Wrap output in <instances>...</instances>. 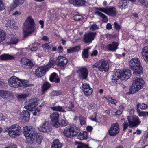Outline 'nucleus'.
Instances as JSON below:
<instances>
[{"label":"nucleus","instance_id":"1","mask_svg":"<svg viewBox=\"0 0 148 148\" xmlns=\"http://www.w3.org/2000/svg\"><path fill=\"white\" fill-rule=\"evenodd\" d=\"M23 134L27 142L32 144L36 140L38 144H40L42 140V136L39 135L36 129L33 127L25 126L23 128Z\"/></svg>","mask_w":148,"mask_h":148},{"label":"nucleus","instance_id":"2","mask_svg":"<svg viewBox=\"0 0 148 148\" xmlns=\"http://www.w3.org/2000/svg\"><path fill=\"white\" fill-rule=\"evenodd\" d=\"M131 75V71L130 69H126L123 72L120 70L116 71L112 75L110 84L112 86H115L117 84V80L119 79L126 81L130 78Z\"/></svg>","mask_w":148,"mask_h":148},{"label":"nucleus","instance_id":"3","mask_svg":"<svg viewBox=\"0 0 148 148\" xmlns=\"http://www.w3.org/2000/svg\"><path fill=\"white\" fill-rule=\"evenodd\" d=\"M24 24L23 38H26L35 31L34 21L31 16H29L27 18Z\"/></svg>","mask_w":148,"mask_h":148},{"label":"nucleus","instance_id":"4","mask_svg":"<svg viewBox=\"0 0 148 148\" xmlns=\"http://www.w3.org/2000/svg\"><path fill=\"white\" fill-rule=\"evenodd\" d=\"M129 66L133 71V74L138 76L143 73V68L139 59L137 57L132 58L129 62Z\"/></svg>","mask_w":148,"mask_h":148},{"label":"nucleus","instance_id":"5","mask_svg":"<svg viewBox=\"0 0 148 148\" xmlns=\"http://www.w3.org/2000/svg\"><path fill=\"white\" fill-rule=\"evenodd\" d=\"M80 130L79 127L71 124L64 129L63 133L66 137L71 138L76 136L80 132Z\"/></svg>","mask_w":148,"mask_h":148},{"label":"nucleus","instance_id":"6","mask_svg":"<svg viewBox=\"0 0 148 148\" xmlns=\"http://www.w3.org/2000/svg\"><path fill=\"white\" fill-rule=\"evenodd\" d=\"M144 81L142 79L136 78L134 81L130 89V92L126 93L127 95L134 93L143 88Z\"/></svg>","mask_w":148,"mask_h":148},{"label":"nucleus","instance_id":"7","mask_svg":"<svg viewBox=\"0 0 148 148\" xmlns=\"http://www.w3.org/2000/svg\"><path fill=\"white\" fill-rule=\"evenodd\" d=\"M5 130L9 136L12 138H16L19 136L21 132V127L17 124H13L10 127H7Z\"/></svg>","mask_w":148,"mask_h":148},{"label":"nucleus","instance_id":"8","mask_svg":"<svg viewBox=\"0 0 148 148\" xmlns=\"http://www.w3.org/2000/svg\"><path fill=\"white\" fill-rule=\"evenodd\" d=\"M92 67L98 68L99 70L101 72H107L109 69V65L107 60L102 59L94 63Z\"/></svg>","mask_w":148,"mask_h":148},{"label":"nucleus","instance_id":"9","mask_svg":"<svg viewBox=\"0 0 148 148\" xmlns=\"http://www.w3.org/2000/svg\"><path fill=\"white\" fill-rule=\"evenodd\" d=\"M76 73L78 77L81 80L86 79L88 78L89 72L88 69L86 67H80L77 71Z\"/></svg>","mask_w":148,"mask_h":148},{"label":"nucleus","instance_id":"10","mask_svg":"<svg viewBox=\"0 0 148 148\" xmlns=\"http://www.w3.org/2000/svg\"><path fill=\"white\" fill-rule=\"evenodd\" d=\"M127 119L130 128L137 127L141 123L140 119L137 116H128Z\"/></svg>","mask_w":148,"mask_h":148},{"label":"nucleus","instance_id":"11","mask_svg":"<svg viewBox=\"0 0 148 148\" xmlns=\"http://www.w3.org/2000/svg\"><path fill=\"white\" fill-rule=\"evenodd\" d=\"M59 114L56 112H54L50 115L51 119L50 123L53 127L56 128L59 127L60 124L59 122Z\"/></svg>","mask_w":148,"mask_h":148},{"label":"nucleus","instance_id":"12","mask_svg":"<svg viewBox=\"0 0 148 148\" xmlns=\"http://www.w3.org/2000/svg\"><path fill=\"white\" fill-rule=\"evenodd\" d=\"M37 100L35 99H31L27 102L24 106V107L26 109L30 111H33L36 108V106L38 105Z\"/></svg>","mask_w":148,"mask_h":148},{"label":"nucleus","instance_id":"13","mask_svg":"<svg viewBox=\"0 0 148 148\" xmlns=\"http://www.w3.org/2000/svg\"><path fill=\"white\" fill-rule=\"evenodd\" d=\"M119 131L118 124L117 123H114L112 124L110 129L108 130V134L110 136H114L119 132Z\"/></svg>","mask_w":148,"mask_h":148},{"label":"nucleus","instance_id":"14","mask_svg":"<svg viewBox=\"0 0 148 148\" xmlns=\"http://www.w3.org/2000/svg\"><path fill=\"white\" fill-rule=\"evenodd\" d=\"M21 64L23 67L26 69H31L34 66L32 61L25 58L21 59Z\"/></svg>","mask_w":148,"mask_h":148},{"label":"nucleus","instance_id":"15","mask_svg":"<svg viewBox=\"0 0 148 148\" xmlns=\"http://www.w3.org/2000/svg\"><path fill=\"white\" fill-rule=\"evenodd\" d=\"M20 79L15 76L11 77L8 80L9 85L14 88L20 87Z\"/></svg>","mask_w":148,"mask_h":148},{"label":"nucleus","instance_id":"16","mask_svg":"<svg viewBox=\"0 0 148 148\" xmlns=\"http://www.w3.org/2000/svg\"><path fill=\"white\" fill-rule=\"evenodd\" d=\"M96 35V33H93L91 32L87 33H86L84 36L83 39L84 42L86 43H91Z\"/></svg>","mask_w":148,"mask_h":148},{"label":"nucleus","instance_id":"17","mask_svg":"<svg viewBox=\"0 0 148 148\" xmlns=\"http://www.w3.org/2000/svg\"><path fill=\"white\" fill-rule=\"evenodd\" d=\"M56 64L60 66H64L67 63L68 60L63 56H59L55 59Z\"/></svg>","mask_w":148,"mask_h":148},{"label":"nucleus","instance_id":"18","mask_svg":"<svg viewBox=\"0 0 148 148\" xmlns=\"http://www.w3.org/2000/svg\"><path fill=\"white\" fill-rule=\"evenodd\" d=\"M47 71L44 66L40 67L38 68L36 70L35 74L38 77H41L44 76Z\"/></svg>","mask_w":148,"mask_h":148},{"label":"nucleus","instance_id":"19","mask_svg":"<svg viewBox=\"0 0 148 148\" xmlns=\"http://www.w3.org/2000/svg\"><path fill=\"white\" fill-rule=\"evenodd\" d=\"M22 119L25 122H28L30 119V113L27 110H23L21 114Z\"/></svg>","mask_w":148,"mask_h":148},{"label":"nucleus","instance_id":"20","mask_svg":"<svg viewBox=\"0 0 148 148\" xmlns=\"http://www.w3.org/2000/svg\"><path fill=\"white\" fill-rule=\"evenodd\" d=\"M71 4L76 7H80L85 5L86 1L85 0H69Z\"/></svg>","mask_w":148,"mask_h":148},{"label":"nucleus","instance_id":"21","mask_svg":"<svg viewBox=\"0 0 148 148\" xmlns=\"http://www.w3.org/2000/svg\"><path fill=\"white\" fill-rule=\"evenodd\" d=\"M51 130L50 125L49 123L47 122H45L42 126L40 128V131L45 133H48Z\"/></svg>","mask_w":148,"mask_h":148},{"label":"nucleus","instance_id":"22","mask_svg":"<svg viewBox=\"0 0 148 148\" xmlns=\"http://www.w3.org/2000/svg\"><path fill=\"white\" fill-rule=\"evenodd\" d=\"M129 4L128 1L123 0L119 1L118 4V6L119 8L121 10L125 9L128 7Z\"/></svg>","mask_w":148,"mask_h":148},{"label":"nucleus","instance_id":"23","mask_svg":"<svg viewBox=\"0 0 148 148\" xmlns=\"http://www.w3.org/2000/svg\"><path fill=\"white\" fill-rule=\"evenodd\" d=\"M49 80L51 82L58 83L60 82V80L57 73L55 72H53L50 77Z\"/></svg>","mask_w":148,"mask_h":148},{"label":"nucleus","instance_id":"24","mask_svg":"<svg viewBox=\"0 0 148 148\" xmlns=\"http://www.w3.org/2000/svg\"><path fill=\"white\" fill-rule=\"evenodd\" d=\"M119 45L118 43L116 42H113L112 44H109L107 46V47L109 50L112 51H115L118 49Z\"/></svg>","mask_w":148,"mask_h":148},{"label":"nucleus","instance_id":"25","mask_svg":"<svg viewBox=\"0 0 148 148\" xmlns=\"http://www.w3.org/2000/svg\"><path fill=\"white\" fill-rule=\"evenodd\" d=\"M15 58V57L9 54L4 53L0 56V60L2 61L11 60Z\"/></svg>","mask_w":148,"mask_h":148},{"label":"nucleus","instance_id":"26","mask_svg":"<svg viewBox=\"0 0 148 148\" xmlns=\"http://www.w3.org/2000/svg\"><path fill=\"white\" fill-rule=\"evenodd\" d=\"M116 13L115 8L113 7H110L107 8L106 14L108 15L112 16H114L116 14Z\"/></svg>","mask_w":148,"mask_h":148},{"label":"nucleus","instance_id":"27","mask_svg":"<svg viewBox=\"0 0 148 148\" xmlns=\"http://www.w3.org/2000/svg\"><path fill=\"white\" fill-rule=\"evenodd\" d=\"M10 96V92L3 90H0V96L4 99H7Z\"/></svg>","mask_w":148,"mask_h":148},{"label":"nucleus","instance_id":"28","mask_svg":"<svg viewBox=\"0 0 148 148\" xmlns=\"http://www.w3.org/2000/svg\"><path fill=\"white\" fill-rule=\"evenodd\" d=\"M87 132L85 131L81 132L77 136V138L81 140L86 139L87 138Z\"/></svg>","mask_w":148,"mask_h":148},{"label":"nucleus","instance_id":"29","mask_svg":"<svg viewBox=\"0 0 148 148\" xmlns=\"http://www.w3.org/2000/svg\"><path fill=\"white\" fill-rule=\"evenodd\" d=\"M25 0H15L14 1V3L10 6L11 9L13 10L16 8L17 6L23 4Z\"/></svg>","mask_w":148,"mask_h":148},{"label":"nucleus","instance_id":"30","mask_svg":"<svg viewBox=\"0 0 148 148\" xmlns=\"http://www.w3.org/2000/svg\"><path fill=\"white\" fill-rule=\"evenodd\" d=\"M20 81L21 82H20V87L25 88L30 86L32 85L30 84H28L29 81L27 80L20 79Z\"/></svg>","mask_w":148,"mask_h":148},{"label":"nucleus","instance_id":"31","mask_svg":"<svg viewBox=\"0 0 148 148\" xmlns=\"http://www.w3.org/2000/svg\"><path fill=\"white\" fill-rule=\"evenodd\" d=\"M54 64H56L55 60H50L47 64L44 66L46 70L48 71L49 70V68L53 66Z\"/></svg>","mask_w":148,"mask_h":148},{"label":"nucleus","instance_id":"32","mask_svg":"<svg viewBox=\"0 0 148 148\" xmlns=\"http://www.w3.org/2000/svg\"><path fill=\"white\" fill-rule=\"evenodd\" d=\"M50 108L54 111H58L63 112H66L65 110L60 106H51L50 107Z\"/></svg>","mask_w":148,"mask_h":148},{"label":"nucleus","instance_id":"33","mask_svg":"<svg viewBox=\"0 0 148 148\" xmlns=\"http://www.w3.org/2000/svg\"><path fill=\"white\" fill-rule=\"evenodd\" d=\"M61 144L60 143L58 140H56L53 142L51 148H61Z\"/></svg>","mask_w":148,"mask_h":148},{"label":"nucleus","instance_id":"34","mask_svg":"<svg viewBox=\"0 0 148 148\" xmlns=\"http://www.w3.org/2000/svg\"><path fill=\"white\" fill-rule=\"evenodd\" d=\"M51 87V84L48 82L44 83L42 85V91L45 92L47 90Z\"/></svg>","mask_w":148,"mask_h":148},{"label":"nucleus","instance_id":"35","mask_svg":"<svg viewBox=\"0 0 148 148\" xmlns=\"http://www.w3.org/2000/svg\"><path fill=\"white\" fill-rule=\"evenodd\" d=\"M18 42V38H16L15 37H11L10 39V41L8 42V43L10 44H15Z\"/></svg>","mask_w":148,"mask_h":148},{"label":"nucleus","instance_id":"36","mask_svg":"<svg viewBox=\"0 0 148 148\" xmlns=\"http://www.w3.org/2000/svg\"><path fill=\"white\" fill-rule=\"evenodd\" d=\"M53 44L51 42H49L42 45V47L44 49H46L48 50H49L53 46Z\"/></svg>","mask_w":148,"mask_h":148},{"label":"nucleus","instance_id":"37","mask_svg":"<svg viewBox=\"0 0 148 148\" xmlns=\"http://www.w3.org/2000/svg\"><path fill=\"white\" fill-rule=\"evenodd\" d=\"M96 13L103 19V21L105 22H107V17L99 11H97Z\"/></svg>","mask_w":148,"mask_h":148},{"label":"nucleus","instance_id":"38","mask_svg":"<svg viewBox=\"0 0 148 148\" xmlns=\"http://www.w3.org/2000/svg\"><path fill=\"white\" fill-rule=\"evenodd\" d=\"M89 48H86L84 49L82 52V55L83 57L86 58H88L89 56Z\"/></svg>","mask_w":148,"mask_h":148},{"label":"nucleus","instance_id":"39","mask_svg":"<svg viewBox=\"0 0 148 148\" xmlns=\"http://www.w3.org/2000/svg\"><path fill=\"white\" fill-rule=\"evenodd\" d=\"M79 121L80 124L82 126L85 124L86 123V118L82 115L79 116Z\"/></svg>","mask_w":148,"mask_h":148},{"label":"nucleus","instance_id":"40","mask_svg":"<svg viewBox=\"0 0 148 148\" xmlns=\"http://www.w3.org/2000/svg\"><path fill=\"white\" fill-rule=\"evenodd\" d=\"M62 93V91L60 90H53L52 91L51 95L52 96H56L61 95Z\"/></svg>","mask_w":148,"mask_h":148},{"label":"nucleus","instance_id":"41","mask_svg":"<svg viewBox=\"0 0 148 148\" xmlns=\"http://www.w3.org/2000/svg\"><path fill=\"white\" fill-rule=\"evenodd\" d=\"M84 95L87 96L90 95L93 92V90L92 88H88L86 90L83 91Z\"/></svg>","mask_w":148,"mask_h":148},{"label":"nucleus","instance_id":"42","mask_svg":"<svg viewBox=\"0 0 148 148\" xmlns=\"http://www.w3.org/2000/svg\"><path fill=\"white\" fill-rule=\"evenodd\" d=\"M105 98L110 102L112 104H114L115 105H116L117 102L116 100L113 98L112 97L107 96L105 97Z\"/></svg>","mask_w":148,"mask_h":148},{"label":"nucleus","instance_id":"43","mask_svg":"<svg viewBox=\"0 0 148 148\" xmlns=\"http://www.w3.org/2000/svg\"><path fill=\"white\" fill-rule=\"evenodd\" d=\"M28 96V95L26 94H21L19 95L17 97L18 100H22L25 99Z\"/></svg>","mask_w":148,"mask_h":148},{"label":"nucleus","instance_id":"44","mask_svg":"<svg viewBox=\"0 0 148 148\" xmlns=\"http://www.w3.org/2000/svg\"><path fill=\"white\" fill-rule=\"evenodd\" d=\"M5 33L2 30H0V42L3 41L5 39Z\"/></svg>","mask_w":148,"mask_h":148},{"label":"nucleus","instance_id":"45","mask_svg":"<svg viewBox=\"0 0 148 148\" xmlns=\"http://www.w3.org/2000/svg\"><path fill=\"white\" fill-rule=\"evenodd\" d=\"M91 88L89 85L88 83H87L86 82L83 83L82 84V90L83 91L84 90H86L88 89V88Z\"/></svg>","mask_w":148,"mask_h":148},{"label":"nucleus","instance_id":"46","mask_svg":"<svg viewBox=\"0 0 148 148\" xmlns=\"http://www.w3.org/2000/svg\"><path fill=\"white\" fill-rule=\"evenodd\" d=\"M138 2L142 5L145 7L148 6V0H138Z\"/></svg>","mask_w":148,"mask_h":148},{"label":"nucleus","instance_id":"47","mask_svg":"<svg viewBox=\"0 0 148 148\" xmlns=\"http://www.w3.org/2000/svg\"><path fill=\"white\" fill-rule=\"evenodd\" d=\"M138 108H140L141 109H144L147 108V106L144 103H139L137 105Z\"/></svg>","mask_w":148,"mask_h":148},{"label":"nucleus","instance_id":"48","mask_svg":"<svg viewBox=\"0 0 148 148\" xmlns=\"http://www.w3.org/2000/svg\"><path fill=\"white\" fill-rule=\"evenodd\" d=\"M97 113H95L92 115L91 116L89 119L95 122L97 121Z\"/></svg>","mask_w":148,"mask_h":148},{"label":"nucleus","instance_id":"49","mask_svg":"<svg viewBox=\"0 0 148 148\" xmlns=\"http://www.w3.org/2000/svg\"><path fill=\"white\" fill-rule=\"evenodd\" d=\"M74 19L75 21H80L82 19V16L78 14L75 15L73 16Z\"/></svg>","mask_w":148,"mask_h":148},{"label":"nucleus","instance_id":"50","mask_svg":"<svg viewBox=\"0 0 148 148\" xmlns=\"http://www.w3.org/2000/svg\"><path fill=\"white\" fill-rule=\"evenodd\" d=\"M60 124L62 127L65 126L67 125L68 121L66 120L62 119L61 120L60 124Z\"/></svg>","mask_w":148,"mask_h":148},{"label":"nucleus","instance_id":"51","mask_svg":"<svg viewBox=\"0 0 148 148\" xmlns=\"http://www.w3.org/2000/svg\"><path fill=\"white\" fill-rule=\"evenodd\" d=\"M69 106H68V109L70 111L72 109L74 108V106L73 104V102L71 101H70L69 102Z\"/></svg>","mask_w":148,"mask_h":148},{"label":"nucleus","instance_id":"52","mask_svg":"<svg viewBox=\"0 0 148 148\" xmlns=\"http://www.w3.org/2000/svg\"><path fill=\"white\" fill-rule=\"evenodd\" d=\"M129 123H127V121L124 122L123 124V131H125L127 128L128 126L129 127Z\"/></svg>","mask_w":148,"mask_h":148},{"label":"nucleus","instance_id":"53","mask_svg":"<svg viewBox=\"0 0 148 148\" xmlns=\"http://www.w3.org/2000/svg\"><path fill=\"white\" fill-rule=\"evenodd\" d=\"M114 28L117 31H119L121 29V26L116 22L114 23Z\"/></svg>","mask_w":148,"mask_h":148},{"label":"nucleus","instance_id":"54","mask_svg":"<svg viewBox=\"0 0 148 148\" xmlns=\"http://www.w3.org/2000/svg\"><path fill=\"white\" fill-rule=\"evenodd\" d=\"M5 8L4 5L2 0H0V11L4 10Z\"/></svg>","mask_w":148,"mask_h":148},{"label":"nucleus","instance_id":"55","mask_svg":"<svg viewBox=\"0 0 148 148\" xmlns=\"http://www.w3.org/2000/svg\"><path fill=\"white\" fill-rule=\"evenodd\" d=\"M74 52L78 51L81 49V47L79 45L75 46L73 47Z\"/></svg>","mask_w":148,"mask_h":148},{"label":"nucleus","instance_id":"56","mask_svg":"<svg viewBox=\"0 0 148 148\" xmlns=\"http://www.w3.org/2000/svg\"><path fill=\"white\" fill-rule=\"evenodd\" d=\"M98 10L99 11H101L105 13H107V8H101L98 9Z\"/></svg>","mask_w":148,"mask_h":148},{"label":"nucleus","instance_id":"57","mask_svg":"<svg viewBox=\"0 0 148 148\" xmlns=\"http://www.w3.org/2000/svg\"><path fill=\"white\" fill-rule=\"evenodd\" d=\"M63 51V48L62 46H60L58 47L57 49V51L58 53H61Z\"/></svg>","mask_w":148,"mask_h":148},{"label":"nucleus","instance_id":"58","mask_svg":"<svg viewBox=\"0 0 148 148\" xmlns=\"http://www.w3.org/2000/svg\"><path fill=\"white\" fill-rule=\"evenodd\" d=\"M97 25L96 24H93L90 27V29L92 31L95 30L97 28Z\"/></svg>","mask_w":148,"mask_h":148},{"label":"nucleus","instance_id":"59","mask_svg":"<svg viewBox=\"0 0 148 148\" xmlns=\"http://www.w3.org/2000/svg\"><path fill=\"white\" fill-rule=\"evenodd\" d=\"M112 28V25L110 23L107 24L106 25V29L108 30H110Z\"/></svg>","mask_w":148,"mask_h":148},{"label":"nucleus","instance_id":"60","mask_svg":"<svg viewBox=\"0 0 148 148\" xmlns=\"http://www.w3.org/2000/svg\"><path fill=\"white\" fill-rule=\"evenodd\" d=\"M98 51L97 50H94L91 54L92 56H97L98 54Z\"/></svg>","mask_w":148,"mask_h":148},{"label":"nucleus","instance_id":"61","mask_svg":"<svg viewBox=\"0 0 148 148\" xmlns=\"http://www.w3.org/2000/svg\"><path fill=\"white\" fill-rule=\"evenodd\" d=\"M74 52V51L73 47L71 48L67 49V52L68 53H73Z\"/></svg>","mask_w":148,"mask_h":148},{"label":"nucleus","instance_id":"62","mask_svg":"<svg viewBox=\"0 0 148 148\" xmlns=\"http://www.w3.org/2000/svg\"><path fill=\"white\" fill-rule=\"evenodd\" d=\"M42 40H43L45 41L46 42H47L49 41V38L47 37V36H43L42 38Z\"/></svg>","mask_w":148,"mask_h":148},{"label":"nucleus","instance_id":"63","mask_svg":"<svg viewBox=\"0 0 148 148\" xmlns=\"http://www.w3.org/2000/svg\"><path fill=\"white\" fill-rule=\"evenodd\" d=\"M44 21L42 20H40L39 21V23L41 25V28H42L44 26Z\"/></svg>","mask_w":148,"mask_h":148},{"label":"nucleus","instance_id":"64","mask_svg":"<svg viewBox=\"0 0 148 148\" xmlns=\"http://www.w3.org/2000/svg\"><path fill=\"white\" fill-rule=\"evenodd\" d=\"M86 130L88 131L91 132L93 130V128L91 126H88L86 127Z\"/></svg>","mask_w":148,"mask_h":148}]
</instances>
